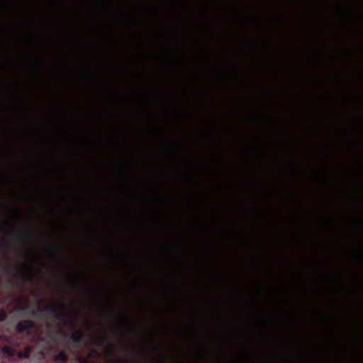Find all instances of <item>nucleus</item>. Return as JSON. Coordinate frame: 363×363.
<instances>
[{
	"label": "nucleus",
	"instance_id": "f257e3e1",
	"mask_svg": "<svg viewBox=\"0 0 363 363\" xmlns=\"http://www.w3.org/2000/svg\"><path fill=\"white\" fill-rule=\"evenodd\" d=\"M3 352L6 353L9 356H12L14 354V350L9 347H5L3 348Z\"/></svg>",
	"mask_w": 363,
	"mask_h": 363
},
{
	"label": "nucleus",
	"instance_id": "f03ea898",
	"mask_svg": "<svg viewBox=\"0 0 363 363\" xmlns=\"http://www.w3.org/2000/svg\"><path fill=\"white\" fill-rule=\"evenodd\" d=\"M56 359L65 360V354L63 353L60 354L58 356L56 357Z\"/></svg>",
	"mask_w": 363,
	"mask_h": 363
},
{
	"label": "nucleus",
	"instance_id": "7ed1b4c3",
	"mask_svg": "<svg viewBox=\"0 0 363 363\" xmlns=\"http://www.w3.org/2000/svg\"><path fill=\"white\" fill-rule=\"evenodd\" d=\"M5 317V313L3 311H0V321L3 320Z\"/></svg>",
	"mask_w": 363,
	"mask_h": 363
},
{
	"label": "nucleus",
	"instance_id": "20e7f679",
	"mask_svg": "<svg viewBox=\"0 0 363 363\" xmlns=\"http://www.w3.org/2000/svg\"><path fill=\"white\" fill-rule=\"evenodd\" d=\"M28 356H29V354H28V352H27V353L25 354V356H24V357H28Z\"/></svg>",
	"mask_w": 363,
	"mask_h": 363
},
{
	"label": "nucleus",
	"instance_id": "39448f33",
	"mask_svg": "<svg viewBox=\"0 0 363 363\" xmlns=\"http://www.w3.org/2000/svg\"><path fill=\"white\" fill-rule=\"evenodd\" d=\"M18 328L19 330H21L20 324L18 325Z\"/></svg>",
	"mask_w": 363,
	"mask_h": 363
}]
</instances>
